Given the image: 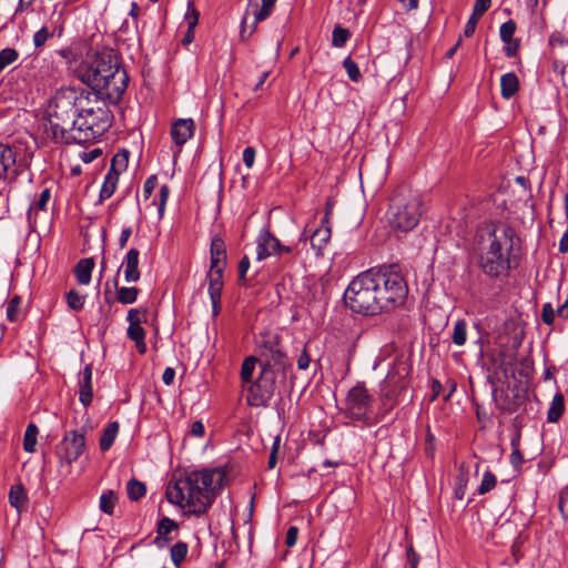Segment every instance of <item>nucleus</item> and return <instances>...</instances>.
I'll use <instances>...</instances> for the list:
<instances>
[{
    "label": "nucleus",
    "instance_id": "47",
    "mask_svg": "<svg viewBox=\"0 0 568 568\" xmlns=\"http://www.w3.org/2000/svg\"><path fill=\"white\" fill-rule=\"evenodd\" d=\"M184 22L187 24V28H190V29H195V27L199 22V12L192 6L191 2L187 3V9L184 14Z\"/></svg>",
    "mask_w": 568,
    "mask_h": 568
},
{
    "label": "nucleus",
    "instance_id": "64",
    "mask_svg": "<svg viewBox=\"0 0 568 568\" xmlns=\"http://www.w3.org/2000/svg\"><path fill=\"white\" fill-rule=\"evenodd\" d=\"M559 252L567 253L568 252V230L562 234L559 241Z\"/></svg>",
    "mask_w": 568,
    "mask_h": 568
},
{
    "label": "nucleus",
    "instance_id": "20",
    "mask_svg": "<svg viewBox=\"0 0 568 568\" xmlns=\"http://www.w3.org/2000/svg\"><path fill=\"white\" fill-rule=\"evenodd\" d=\"M226 261L225 243L221 237H213L211 242V267L224 268Z\"/></svg>",
    "mask_w": 568,
    "mask_h": 568
},
{
    "label": "nucleus",
    "instance_id": "51",
    "mask_svg": "<svg viewBox=\"0 0 568 568\" xmlns=\"http://www.w3.org/2000/svg\"><path fill=\"white\" fill-rule=\"evenodd\" d=\"M559 509H560L562 516L566 519H568V485L560 493Z\"/></svg>",
    "mask_w": 568,
    "mask_h": 568
},
{
    "label": "nucleus",
    "instance_id": "25",
    "mask_svg": "<svg viewBox=\"0 0 568 568\" xmlns=\"http://www.w3.org/2000/svg\"><path fill=\"white\" fill-rule=\"evenodd\" d=\"M120 425L118 422H111L108 424V426L104 428L102 436L100 438V449L102 452H106L111 448L113 445L118 434H119Z\"/></svg>",
    "mask_w": 568,
    "mask_h": 568
},
{
    "label": "nucleus",
    "instance_id": "41",
    "mask_svg": "<svg viewBox=\"0 0 568 568\" xmlns=\"http://www.w3.org/2000/svg\"><path fill=\"white\" fill-rule=\"evenodd\" d=\"M453 342L462 346L466 342V323L465 321H458L455 324L454 332H453Z\"/></svg>",
    "mask_w": 568,
    "mask_h": 568
},
{
    "label": "nucleus",
    "instance_id": "55",
    "mask_svg": "<svg viewBox=\"0 0 568 568\" xmlns=\"http://www.w3.org/2000/svg\"><path fill=\"white\" fill-rule=\"evenodd\" d=\"M128 321L130 323L129 326L133 325H141L142 320L144 318V313L140 312L139 310L131 308L128 312Z\"/></svg>",
    "mask_w": 568,
    "mask_h": 568
},
{
    "label": "nucleus",
    "instance_id": "6",
    "mask_svg": "<svg viewBox=\"0 0 568 568\" xmlns=\"http://www.w3.org/2000/svg\"><path fill=\"white\" fill-rule=\"evenodd\" d=\"M373 403L374 398L364 383H357L347 392L343 404V413L352 420L367 423L371 420Z\"/></svg>",
    "mask_w": 568,
    "mask_h": 568
},
{
    "label": "nucleus",
    "instance_id": "50",
    "mask_svg": "<svg viewBox=\"0 0 568 568\" xmlns=\"http://www.w3.org/2000/svg\"><path fill=\"white\" fill-rule=\"evenodd\" d=\"M481 17L480 16H475V13H471V16L469 17L466 26H465V29H464V36L465 37H470L474 34L475 30H476V27H477V23L479 21Z\"/></svg>",
    "mask_w": 568,
    "mask_h": 568
},
{
    "label": "nucleus",
    "instance_id": "38",
    "mask_svg": "<svg viewBox=\"0 0 568 568\" xmlns=\"http://www.w3.org/2000/svg\"><path fill=\"white\" fill-rule=\"evenodd\" d=\"M343 67L345 68L348 78L353 82H358L362 79V73L359 71V68H358L357 63L351 59V57H347L344 59Z\"/></svg>",
    "mask_w": 568,
    "mask_h": 568
},
{
    "label": "nucleus",
    "instance_id": "33",
    "mask_svg": "<svg viewBox=\"0 0 568 568\" xmlns=\"http://www.w3.org/2000/svg\"><path fill=\"white\" fill-rule=\"evenodd\" d=\"M351 38L348 29L335 27L332 33V44L335 48H343Z\"/></svg>",
    "mask_w": 568,
    "mask_h": 568
},
{
    "label": "nucleus",
    "instance_id": "29",
    "mask_svg": "<svg viewBox=\"0 0 568 568\" xmlns=\"http://www.w3.org/2000/svg\"><path fill=\"white\" fill-rule=\"evenodd\" d=\"M468 479V470H466L464 467H460L455 477V497L459 500H462L466 495Z\"/></svg>",
    "mask_w": 568,
    "mask_h": 568
},
{
    "label": "nucleus",
    "instance_id": "57",
    "mask_svg": "<svg viewBox=\"0 0 568 568\" xmlns=\"http://www.w3.org/2000/svg\"><path fill=\"white\" fill-rule=\"evenodd\" d=\"M506 45L504 48L505 54L509 58L516 55L517 50L519 48V43L517 40L513 39L510 41L504 42Z\"/></svg>",
    "mask_w": 568,
    "mask_h": 568
},
{
    "label": "nucleus",
    "instance_id": "36",
    "mask_svg": "<svg viewBox=\"0 0 568 568\" xmlns=\"http://www.w3.org/2000/svg\"><path fill=\"white\" fill-rule=\"evenodd\" d=\"M21 305V298L19 296H13L6 306V315L10 322H16L19 318V310Z\"/></svg>",
    "mask_w": 568,
    "mask_h": 568
},
{
    "label": "nucleus",
    "instance_id": "3",
    "mask_svg": "<svg viewBox=\"0 0 568 568\" xmlns=\"http://www.w3.org/2000/svg\"><path fill=\"white\" fill-rule=\"evenodd\" d=\"M226 473L222 468L192 470L184 477L171 480L166 487L169 503L189 514L201 515L212 505L224 485Z\"/></svg>",
    "mask_w": 568,
    "mask_h": 568
},
{
    "label": "nucleus",
    "instance_id": "23",
    "mask_svg": "<svg viewBox=\"0 0 568 568\" xmlns=\"http://www.w3.org/2000/svg\"><path fill=\"white\" fill-rule=\"evenodd\" d=\"M519 81L515 73L509 72L501 75L500 79V92L505 99H510L518 91Z\"/></svg>",
    "mask_w": 568,
    "mask_h": 568
},
{
    "label": "nucleus",
    "instance_id": "28",
    "mask_svg": "<svg viewBox=\"0 0 568 568\" xmlns=\"http://www.w3.org/2000/svg\"><path fill=\"white\" fill-rule=\"evenodd\" d=\"M118 496L113 490H105L101 494L99 508L106 515H113Z\"/></svg>",
    "mask_w": 568,
    "mask_h": 568
},
{
    "label": "nucleus",
    "instance_id": "5",
    "mask_svg": "<svg viewBox=\"0 0 568 568\" xmlns=\"http://www.w3.org/2000/svg\"><path fill=\"white\" fill-rule=\"evenodd\" d=\"M489 244L480 256V267L491 277L506 275L510 268V252L514 245V231L510 227H496L488 237Z\"/></svg>",
    "mask_w": 568,
    "mask_h": 568
},
{
    "label": "nucleus",
    "instance_id": "32",
    "mask_svg": "<svg viewBox=\"0 0 568 568\" xmlns=\"http://www.w3.org/2000/svg\"><path fill=\"white\" fill-rule=\"evenodd\" d=\"M257 359L253 356L246 357L241 367V378L244 383H251L256 367Z\"/></svg>",
    "mask_w": 568,
    "mask_h": 568
},
{
    "label": "nucleus",
    "instance_id": "24",
    "mask_svg": "<svg viewBox=\"0 0 568 568\" xmlns=\"http://www.w3.org/2000/svg\"><path fill=\"white\" fill-rule=\"evenodd\" d=\"M565 410V399L561 393H556L552 397V400L549 405L547 412V420L549 423H557L562 416Z\"/></svg>",
    "mask_w": 568,
    "mask_h": 568
},
{
    "label": "nucleus",
    "instance_id": "61",
    "mask_svg": "<svg viewBox=\"0 0 568 568\" xmlns=\"http://www.w3.org/2000/svg\"><path fill=\"white\" fill-rule=\"evenodd\" d=\"M132 234V227L131 226H126L122 230L121 234H120V239H119V246L121 248H124L128 244V241L130 239Z\"/></svg>",
    "mask_w": 568,
    "mask_h": 568
},
{
    "label": "nucleus",
    "instance_id": "59",
    "mask_svg": "<svg viewBox=\"0 0 568 568\" xmlns=\"http://www.w3.org/2000/svg\"><path fill=\"white\" fill-rule=\"evenodd\" d=\"M250 268V260L247 256H244L239 264V278L241 282L245 280V275Z\"/></svg>",
    "mask_w": 568,
    "mask_h": 568
},
{
    "label": "nucleus",
    "instance_id": "37",
    "mask_svg": "<svg viewBox=\"0 0 568 568\" xmlns=\"http://www.w3.org/2000/svg\"><path fill=\"white\" fill-rule=\"evenodd\" d=\"M496 483H497L496 476L489 470L485 471L481 483H480L479 487L477 488L478 495H485L486 493L494 489L496 486Z\"/></svg>",
    "mask_w": 568,
    "mask_h": 568
},
{
    "label": "nucleus",
    "instance_id": "26",
    "mask_svg": "<svg viewBox=\"0 0 568 568\" xmlns=\"http://www.w3.org/2000/svg\"><path fill=\"white\" fill-rule=\"evenodd\" d=\"M429 387L432 390L430 400L438 398L440 395H443V398L446 400L455 390V384L450 379H447L446 386H443L439 381L433 379Z\"/></svg>",
    "mask_w": 568,
    "mask_h": 568
},
{
    "label": "nucleus",
    "instance_id": "10",
    "mask_svg": "<svg viewBox=\"0 0 568 568\" xmlns=\"http://www.w3.org/2000/svg\"><path fill=\"white\" fill-rule=\"evenodd\" d=\"M84 449V434L77 430L68 432L57 447L60 465L71 466L83 454Z\"/></svg>",
    "mask_w": 568,
    "mask_h": 568
},
{
    "label": "nucleus",
    "instance_id": "54",
    "mask_svg": "<svg viewBox=\"0 0 568 568\" xmlns=\"http://www.w3.org/2000/svg\"><path fill=\"white\" fill-rule=\"evenodd\" d=\"M255 149L252 146H247L243 151V162L247 169H251L255 162Z\"/></svg>",
    "mask_w": 568,
    "mask_h": 568
},
{
    "label": "nucleus",
    "instance_id": "12",
    "mask_svg": "<svg viewBox=\"0 0 568 568\" xmlns=\"http://www.w3.org/2000/svg\"><path fill=\"white\" fill-rule=\"evenodd\" d=\"M195 124L192 119H179L171 125V138L176 148L174 158L181 152L182 146L194 135Z\"/></svg>",
    "mask_w": 568,
    "mask_h": 568
},
{
    "label": "nucleus",
    "instance_id": "42",
    "mask_svg": "<svg viewBox=\"0 0 568 568\" xmlns=\"http://www.w3.org/2000/svg\"><path fill=\"white\" fill-rule=\"evenodd\" d=\"M516 31V23L513 20H508L500 26L499 36L503 42H507L514 39Z\"/></svg>",
    "mask_w": 568,
    "mask_h": 568
},
{
    "label": "nucleus",
    "instance_id": "21",
    "mask_svg": "<svg viewBox=\"0 0 568 568\" xmlns=\"http://www.w3.org/2000/svg\"><path fill=\"white\" fill-rule=\"evenodd\" d=\"M9 503L19 514L27 508L28 496L22 485H13L10 488Z\"/></svg>",
    "mask_w": 568,
    "mask_h": 568
},
{
    "label": "nucleus",
    "instance_id": "14",
    "mask_svg": "<svg viewBox=\"0 0 568 568\" xmlns=\"http://www.w3.org/2000/svg\"><path fill=\"white\" fill-rule=\"evenodd\" d=\"M78 385H79V400L84 407H88L91 404L92 396H93L91 365H87L79 373Z\"/></svg>",
    "mask_w": 568,
    "mask_h": 568
},
{
    "label": "nucleus",
    "instance_id": "13",
    "mask_svg": "<svg viewBox=\"0 0 568 568\" xmlns=\"http://www.w3.org/2000/svg\"><path fill=\"white\" fill-rule=\"evenodd\" d=\"M17 154L11 145L0 142V181L16 173Z\"/></svg>",
    "mask_w": 568,
    "mask_h": 568
},
{
    "label": "nucleus",
    "instance_id": "30",
    "mask_svg": "<svg viewBox=\"0 0 568 568\" xmlns=\"http://www.w3.org/2000/svg\"><path fill=\"white\" fill-rule=\"evenodd\" d=\"M38 437V427L34 424H29L24 432L23 449L27 453H33L36 450Z\"/></svg>",
    "mask_w": 568,
    "mask_h": 568
},
{
    "label": "nucleus",
    "instance_id": "60",
    "mask_svg": "<svg viewBox=\"0 0 568 568\" xmlns=\"http://www.w3.org/2000/svg\"><path fill=\"white\" fill-rule=\"evenodd\" d=\"M310 363H311V357L307 354L306 349L304 348L297 358V367L300 369L304 371V369L308 368Z\"/></svg>",
    "mask_w": 568,
    "mask_h": 568
},
{
    "label": "nucleus",
    "instance_id": "53",
    "mask_svg": "<svg viewBox=\"0 0 568 568\" xmlns=\"http://www.w3.org/2000/svg\"><path fill=\"white\" fill-rule=\"evenodd\" d=\"M490 4L491 0H475L473 13H475V16L483 17V14L490 8Z\"/></svg>",
    "mask_w": 568,
    "mask_h": 568
},
{
    "label": "nucleus",
    "instance_id": "56",
    "mask_svg": "<svg viewBox=\"0 0 568 568\" xmlns=\"http://www.w3.org/2000/svg\"><path fill=\"white\" fill-rule=\"evenodd\" d=\"M298 536V529L295 526H292L287 529L286 537H285V544L287 547H293L296 544Z\"/></svg>",
    "mask_w": 568,
    "mask_h": 568
},
{
    "label": "nucleus",
    "instance_id": "63",
    "mask_svg": "<svg viewBox=\"0 0 568 568\" xmlns=\"http://www.w3.org/2000/svg\"><path fill=\"white\" fill-rule=\"evenodd\" d=\"M190 433L195 437H202L204 435V425L202 422L196 420L191 425Z\"/></svg>",
    "mask_w": 568,
    "mask_h": 568
},
{
    "label": "nucleus",
    "instance_id": "40",
    "mask_svg": "<svg viewBox=\"0 0 568 568\" xmlns=\"http://www.w3.org/2000/svg\"><path fill=\"white\" fill-rule=\"evenodd\" d=\"M392 376L390 374L387 375V377L383 382V388H382V406L384 407V412L386 413L388 409H390L394 405L393 397L390 393L385 390L386 387H388L392 383Z\"/></svg>",
    "mask_w": 568,
    "mask_h": 568
},
{
    "label": "nucleus",
    "instance_id": "62",
    "mask_svg": "<svg viewBox=\"0 0 568 568\" xmlns=\"http://www.w3.org/2000/svg\"><path fill=\"white\" fill-rule=\"evenodd\" d=\"M175 377V371L172 367H166L162 375V381L165 385H171Z\"/></svg>",
    "mask_w": 568,
    "mask_h": 568
},
{
    "label": "nucleus",
    "instance_id": "18",
    "mask_svg": "<svg viewBox=\"0 0 568 568\" xmlns=\"http://www.w3.org/2000/svg\"><path fill=\"white\" fill-rule=\"evenodd\" d=\"M332 230L329 225L320 226L311 234V246L317 256L323 255V251L329 242Z\"/></svg>",
    "mask_w": 568,
    "mask_h": 568
},
{
    "label": "nucleus",
    "instance_id": "45",
    "mask_svg": "<svg viewBox=\"0 0 568 568\" xmlns=\"http://www.w3.org/2000/svg\"><path fill=\"white\" fill-rule=\"evenodd\" d=\"M53 36V32H50L47 27H42L38 30L33 36V45L39 49L42 48L49 38Z\"/></svg>",
    "mask_w": 568,
    "mask_h": 568
},
{
    "label": "nucleus",
    "instance_id": "34",
    "mask_svg": "<svg viewBox=\"0 0 568 568\" xmlns=\"http://www.w3.org/2000/svg\"><path fill=\"white\" fill-rule=\"evenodd\" d=\"M139 290L136 287H120L118 290L116 298L122 304H132L136 301Z\"/></svg>",
    "mask_w": 568,
    "mask_h": 568
},
{
    "label": "nucleus",
    "instance_id": "1",
    "mask_svg": "<svg viewBox=\"0 0 568 568\" xmlns=\"http://www.w3.org/2000/svg\"><path fill=\"white\" fill-rule=\"evenodd\" d=\"M105 97L82 88H62L53 95L43 123L45 135L58 143L98 140L112 125L113 114Z\"/></svg>",
    "mask_w": 568,
    "mask_h": 568
},
{
    "label": "nucleus",
    "instance_id": "49",
    "mask_svg": "<svg viewBox=\"0 0 568 568\" xmlns=\"http://www.w3.org/2000/svg\"><path fill=\"white\" fill-rule=\"evenodd\" d=\"M128 154L126 153H118L111 163L110 170H118L119 173L126 168Z\"/></svg>",
    "mask_w": 568,
    "mask_h": 568
},
{
    "label": "nucleus",
    "instance_id": "17",
    "mask_svg": "<svg viewBox=\"0 0 568 568\" xmlns=\"http://www.w3.org/2000/svg\"><path fill=\"white\" fill-rule=\"evenodd\" d=\"M178 527L179 526L174 520H172L168 517L162 518L158 524L156 537L154 539V544L159 548H164L172 540V538L169 535L172 531L178 530Z\"/></svg>",
    "mask_w": 568,
    "mask_h": 568
},
{
    "label": "nucleus",
    "instance_id": "35",
    "mask_svg": "<svg viewBox=\"0 0 568 568\" xmlns=\"http://www.w3.org/2000/svg\"><path fill=\"white\" fill-rule=\"evenodd\" d=\"M187 545L183 541H179L171 548V559L173 564L179 567L180 564L185 559L187 555Z\"/></svg>",
    "mask_w": 568,
    "mask_h": 568
},
{
    "label": "nucleus",
    "instance_id": "4",
    "mask_svg": "<svg viewBox=\"0 0 568 568\" xmlns=\"http://www.w3.org/2000/svg\"><path fill=\"white\" fill-rule=\"evenodd\" d=\"M81 80L92 89L91 92L115 102L126 90L129 77L120 68L116 55L111 50H105L92 55L81 71Z\"/></svg>",
    "mask_w": 568,
    "mask_h": 568
},
{
    "label": "nucleus",
    "instance_id": "52",
    "mask_svg": "<svg viewBox=\"0 0 568 568\" xmlns=\"http://www.w3.org/2000/svg\"><path fill=\"white\" fill-rule=\"evenodd\" d=\"M128 336L132 341L136 342V341L145 338V332L141 325H133V326H129Z\"/></svg>",
    "mask_w": 568,
    "mask_h": 568
},
{
    "label": "nucleus",
    "instance_id": "9",
    "mask_svg": "<svg viewBox=\"0 0 568 568\" xmlns=\"http://www.w3.org/2000/svg\"><path fill=\"white\" fill-rule=\"evenodd\" d=\"M260 6L255 0H248L245 14L241 22L240 38L246 41L256 30L257 24L270 17L276 0H261Z\"/></svg>",
    "mask_w": 568,
    "mask_h": 568
},
{
    "label": "nucleus",
    "instance_id": "7",
    "mask_svg": "<svg viewBox=\"0 0 568 568\" xmlns=\"http://www.w3.org/2000/svg\"><path fill=\"white\" fill-rule=\"evenodd\" d=\"M276 372L270 363L262 365L258 378L247 388L246 402L250 406L260 407L268 403L275 392Z\"/></svg>",
    "mask_w": 568,
    "mask_h": 568
},
{
    "label": "nucleus",
    "instance_id": "39",
    "mask_svg": "<svg viewBox=\"0 0 568 568\" xmlns=\"http://www.w3.org/2000/svg\"><path fill=\"white\" fill-rule=\"evenodd\" d=\"M19 54L17 50L12 48H6L0 51V72L3 71L8 65L13 63L18 59Z\"/></svg>",
    "mask_w": 568,
    "mask_h": 568
},
{
    "label": "nucleus",
    "instance_id": "11",
    "mask_svg": "<svg viewBox=\"0 0 568 568\" xmlns=\"http://www.w3.org/2000/svg\"><path fill=\"white\" fill-rule=\"evenodd\" d=\"M292 247L283 245L281 241L275 237L267 227L260 231L256 237V260L263 261L268 256H282L290 254Z\"/></svg>",
    "mask_w": 568,
    "mask_h": 568
},
{
    "label": "nucleus",
    "instance_id": "44",
    "mask_svg": "<svg viewBox=\"0 0 568 568\" xmlns=\"http://www.w3.org/2000/svg\"><path fill=\"white\" fill-rule=\"evenodd\" d=\"M169 195H170V187L165 184L162 185L160 187L159 200H158V214H159L160 219H162L164 215Z\"/></svg>",
    "mask_w": 568,
    "mask_h": 568
},
{
    "label": "nucleus",
    "instance_id": "48",
    "mask_svg": "<svg viewBox=\"0 0 568 568\" xmlns=\"http://www.w3.org/2000/svg\"><path fill=\"white\" fill-rule=\"evenodd\" d=\"M51 199V192L49 189H43L36 202H33L30 207L37 210H48V203Z\"/></svg>",
    "mask_w": 568,
    "mask_h": 568
},
{
    "label": "nucleus",
    "instance_id": "15",
    "mask_svg": "<svg viewBox=\"0 0 568 568\" xmlns=\"http://www.w3.org/2000/svg\"><path fill=\"white\" fill-rule=\"evenodd\" d=\"M140 252L136 248H130L122 262L124 278L128 283H135L140 280L139 271Z\"/></svg>",
    "mask_w": 568,
    "mask_h": 568
},
{
    "label": "nucleus",
    "instance_id": "8",
    "mask_svg": "<svg viewBox=\"0 0 568 568\" xmlns=\"http://www.w3.org/2000/svg\"><path fill=\"white\" fill-rule=\"evenodd\" d=\"M422 213L419 200L414 199L406 204L393 202L387 211V220L393 229L407 232L418 224Z\"/></svg>",
    "mask_w": 568,
    "mask_h": 568
},
{
    "label": "nucleus",
    "instance_id": "27",
    "mask_svg": "<svg viewBox=\"0 0 568 568\" xmlns=\"http://www.w3.org/2000/svg\"><path fill=\"white\" fill-rule=\"evenodd\" d=\"M94 263L91 258L81 260L75 266V276L80 284L88 285L91 281V273Z\"/></svg>",
    "mask_w": 568,
    "mask_h": 568
},
{
    "label": "nucleus",
    "instance_id": "43",
    "mask_svg": "<svg viewBox=\"0 0 568 568\" xmlns=\"http://www.w3.org/2000/svg\"><path fill=\"white\" fill-rule=\"evenodd\" d=\"M68 306L73 311H80L84 305V296L75 291H70L67 294Z\"/></svg>",
    "mask_w": 568,
    "mask_h": 568
},
{
    "label": "nucleus",
    "instance_id": "46",
    "mask_svg": "<svg viewBox=\"0 0 568 568\" xmlns=\"http://www.w3.org/2000/svg\"><path fill=\"white\" fill-rule=\"evenodd\" d=\"M556 316H558L557 310L555 311L550 303H546L542 305L541 320L546 325L552 326Z\"/></svg>",
    "mask_w": 568,
    "mask_h": 568
},
{
    "label": "nucleus",
    "instance_id": "16",
    "mask_svg": "<svg viewBox=\"0 0 568 568\" xmlns=\"http://www.w3.org/2000/svg\"><path fill=\"white\" fill-rule=\"evenodd\" d=\"M28 223L31 232L47 231L51 223V215L49 210H37L29 207L28 211Z\"/></svg>",
    "mask_w": 568,
    "mask_h": 568
},
{
    "label": "nucleus",
    "instance_id": "2",
    "mask_svg": "<svg viewBox=\"0 0 568 568\" xmlns=\"http://www.w3.org/2000/svg\"><path fill=\"white\" fill-rule=\"evenodd\" d=\"M408 286L397 265L369 268L355 276L344 293V301L353 312L377 315L402 306Z\"/></svg>",
    "mask_w": 568,
    "mask_h": 568
},
{
    "label": "nucleus",
    "instance_id": "31",
    "mask_svg": "<svg viewBox=\"0 0 568 568\" xmlns=\"http://www.w3.org/2000/svg\"><path fill=\"white\" fill-rule=\"evenodd\" d=\"M145 485L139 480L131 479L126 485L128 497L131 500H139L145 495Z\"/></svg>",
    "mask_w": 568,
    "mask_h": 568
},
{
    "label": "nucleus",
    "instance_id": "58",
    "mask_svg": "<svg viewBox=\"0 0 568 568\" xmlns=\"http://www.w3.org/2000/svg\"><path fill=\"white\" fill-rule=\"evenodd\" d=\"M156 186V178L154 175L146 179L143 185V193L145 197H149Z\"/></svg>",
    "mask_w": 568,
    "mask_h": 568
},
{
    "label": "nucleus",
    "instance_id": "19",
    "mask_svg": "<svg viewBox=\"0 0 568 568\" xmlns=\"http://www.w3.org/2000/svg\"><path fill=\"white\" fill-rule=\"evenodd\" d=\"M223 272L224 268H210L207 273L209 295L211 302H216V300H221L223 288Z\"/></svg>",
    "mask_w": 568,
    "mask_h": 568
},
{
    "label": "nucleus",
    "instance_id": "22",
    "mask_svg": "<svg viewBox=\"0 0 568 568\" xmlns=\"http://www.w3.org/2000/svg\"><path fill=\"white\" fill-rule=\"evenodd\" d=\"M119 181V171L118 170H109V172L104 176L103 184L100 190V199L99 202H102L109 197H111L116 189Z\"/></svg>",
    "mask_w": 568,
    "mask_h": 568
}]
</instances>
